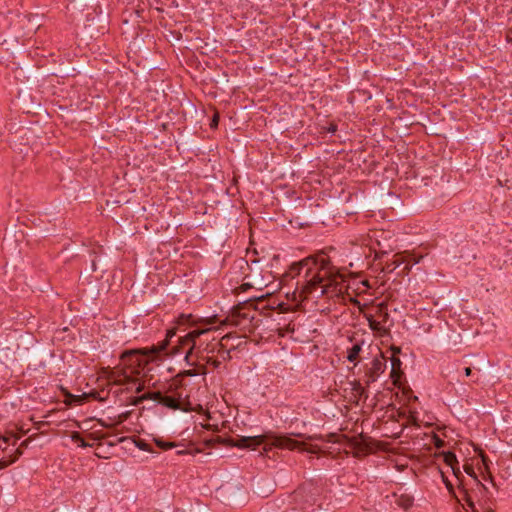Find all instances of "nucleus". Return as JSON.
Listing matches in <instances>:
<instances>
[{
  "mask_svg": "<svg viewBox=\"0 0 512 512\" xmlns=\"http://www.w3.org/2000/svg\"><path fill=\"white\" fill-rule=\"evenodd\" d=\"M305 270L304 280L301 282L303 291L307 294L315 293L317 297L327 295L338 296L341 293L338 273L328 258H306L290 266L288 275L292 278Z\"/></svg>",
  "mask_w": 512,
  "mask_h": 512,
  "instance_id": "nucleus-1",
  "label": "nucleus"
},
{
  "mask_svg": "<svg viewBox=\"0 0 512 512\" xmlns=\"http://www.w3.org/2000/svg\"><path fill=\"white\" fill-rule=\"evenodd\" d=\"M215 332L216 330L212 328L194 329L184 336L179 337L177 344L171 348L169 353H179L178 344H180L181 346L189 347L185 353V360L187 361L194 351H196L197 358H200V355L214 354L216 349L221 348L223 341L230 339L229 335H225L219 339L214 336Z\"/></svg>",
  "mask_w": 512,
  "mask_h": 512,
  "instance_id": "nucleus-2",
  "label": "nucleus"
},
{
  "mask_svg": "<svg viewBox=\"0 0 512 512\" xmlns=\"http://www.w3.org/2000/svg\"><path fill=\"white\" fill-rule=\"evenodd\" d=\"M124 366L122 371L112 372L109 379L116 385L134 383L132 375H139L141 369L148 363V356L137 350L126 351L121 356Z\"/></svg>",
  "mask_w": 512,
  "mask_h": 512,
  "instance_id": "nucleus-3",
  "label": "nucleus"
},
{
  "mask_svg": "<svg viewBox=\"0 0 512 512\" xmlns=\"http://www.w3.org/2000/svg\"><path fill=\"white\" fill-rule=\"evenodd\" d=\"M260 445H273L279 448H287L290 450L301 448L304 443L294 440L288 435H258V436H242L233 442V446L238 448L256 449Z\"/></svg>",
  "mask_w": 512,
  "mask_h": 512,
  "instance_id": "nucleus-4",
  "label": "nucleus"
},
{
  "mask_svg": "<svg viewBox=\"0 0 512 512\" xmlns=\"http://www.w3.org/2000/svg\"><path fill=\"white\" fill-rule=\"evenodd\" d=\"M459 493L461 495V500L466 503L472 512H480L476 507V504L479 506L487 504L490 502L492 497V493L478 480L477 477H474V483L469 490L463 487L460 489Z\"/></svg>",
  "mask_w": 512,
  "mask_h": 512,
  "instance_id": "nucleus-5",
  "label": "nucleus"
},
{
  "mask_svg": "<svg viewBox=\"0 0 512 512\" xmlns=\"http://www.w3.org/2000/svg\"><path fill=\"white\" fill-rule=\"evenodd\" d=\"M386 370V359L381 354L379 357H375L372 362L370 368L365 373L366 384H371L377 380V378L384 373Z\"/></svg>",
  "mask_w": 512,
  "mask_h": 512,
  "instance_id": "nucleus-6",
  "label": "nucleus"
},
{
  "mask_svg": "<svg viewBox=\"0 0 512 512\" xmlns=\"http://www.w3.org/2000/svg\"><path fill=\"white\" fill-rule=\"evenodd\" d=\"M351 341H354L352 346L347 349V360L349 362H354L356 364V361L359 357V354L362 350V345L364 344V340H357L355 337L350 339Z\"/></svg>",
  "mask_w": 512,
  "mask_h": 512,
  "instance_id": "nucleus-7",
  "label": "nucleus"
},
{
  "mask_svg": "<svg viewBox=\"0 0 512 512\" xmlns=\"http://www.w3.org/2000/svg\"><path fill=\"white\" fill-rule=\"evenodd\" d=\"M444 456V462L451 467L454 475L459 478V474H461L459 466H458V460L456 458V455L453 452H445L443 453Z\"/></svg>",
  "mask_w": 512,
  "mask_h": 512,
  "instance_id": "nucleus-8",
  "label": "nucleus"
},
{
  "mask_svg": "<svg viewBox=\"0 0 512 512\" xmlns=\"http://www.w3.org/2000/svg\"><path fill=\"white\" fill-rule=\"evenodd\" d=\"M162 396H163V394L161 392H159V391L148 392V393H145V394L137 397L135 399V401L133 402V404L134 405H138L141 402H143L144 400H153V401H156L158 403H161Z\"/></svg>",
  "mask_w": 512,
  "mask_h": 512,
  "instance_id": "nucleus-9",
  "label": "nucleus"
},
{
  "mask_svg": "<svg viewBox=\"0 0 512 512\" xmlns=\"http://www.w3.org/2000/svg\"><path fill=\"white\" fill-rule=\"evenodd\" d=\"M401 361L399 358L393 357L391 359V377L394 379V382H397V379L399 378L400 369H401Z\"/></svg>",
  "mask_w": 512,
  "mask_h": 512,
  "instance_id": "nucleus-10",
  "label": "nucleus"
},
{
  "mask_svg": "<svg viewBox=\"0 0 512 512\" xmlns=\"http://www.w3.org/2000/svg\"><path fill=\"white\" fill-rule=\"evenodd\" d=\"M165 407H168L170 409H180V403L177 399L171 397V396H162L161 403Z\"/></svg>",
  "mask_w": 512,
  "mask_h": 512,
  "instance_id": "nucleus-11",
  "label": "nucleus"
},
{
  "mask_svg": "<svg viewBox=\"0 0 512 512\" xmlns=\"http://www.w3.org/2000/svg\"><path fill=\"white\" fill-rule=\"evenodd\" d=\"M227 342L228 341H223V344L221 345V348H218L215 351V353H217V357L221 361H226V360L230 359V350L227 349Z\"/></svg>",
  "mask_w": 512,
  "mask_h": 512,
  "instance_id": "nucleus-12",
  "label": "nucleus"
},
{
  "mask_svg": "<svg viewBox=\"0 0 512 512\" xmlns=\"http://www.w3.org/2000/svg\"><path fill=\"white\" fill-rule=\"evenodd\" d=\"M200 361H204L206 364L213 366L214 368H219L222 361L218 357H213L208 355H200L198 358Z\"/></svg>",
  "mask_w": 512,
  "mask_h": 512,
  "instance_id": "nucleus-13",
  "label": "nucleus"
},
{
  "mask_svg": "<svg viewBox=\"0 0 512 512\" xmlns=\"http://www.w3.org/2000/svg\"><path fill=\"white\" fill-rule=\"evenodd\" d=\"M397 504L407 510L409 509L412 505H413V498L408 496V495H401L398 499H397Z\"/></svg>",
  "mask_w": 512,
  "mask_h": 512,
  "instance_id": "nucleus-14",
  "label": "nucleus"
},
{
  "mask_svg": "<svg viewBox=\"0 0 512 512\" xmlns=\"http://www.w3.org/2000/svg\"><path fill=\"white\" fill-rule=\"evenodd\" d=\"M175 336H176L175 331H173V330H169V331H167L166 339H165L164 341H162V342L159 344L158 349H157V352L166 350L167 346H168V345L170 344V342H171V339H172L173 337H175Z\"/></svg>",
  "mask_w": 512,
  "mask_h": 512,
  "instance_id": "nucleus-15",
  "label": "nucleus"
},
{
  "mask_svg": "<svg viewBox=\"0 0 512 512\" xmlns=\"http://www.w3.org/2000/svg\"><path fill=\"white\" fill-rule=\"evenodd\" d=\"M402 263H404V257L395 255L394 259L390 263H387V267L392 271L398 268Z\"/></svg>",
  "mask_w": 512,
  "mask_h": 512,
  "instance_id": "nucleus-16",
  "label": "nucleus"
},
{
  "mask_svg": "<svg viewBox=\"0 0 512 512\" xmlns=\"http://www.w3.org/2000/svg\"><path fill=\"white\" fill-rule=\"evenodd\" d=\"M71 440L74 443H77L80 447H87L89 446L84 439L81 437L79 432H72L71 434Z\"/></svg>",
  "mask_w": 512,
  "mask_h": 512,
  "instance_id": "nucleus-17",
  "label": "nucleus"
},
{
  "mask_svg": "<svg viewBox=\"0 0 512 512\" xmlns=\"http://www.w3.org/2000/svg\"><path fill=\"white\" fill-rule=\"evenodd\" d=\"M19 455H21V451L17 450V455L14 458H12L10 460L0 459V470L4 469V468L8 467L9 465H11L12 463H14L17 460Z\"/></svg>",
  "mask_w": 512,
  "mask_h": 512,
  "instance_id": "nucleus-18",
  "label": "nucleus"
},
{
  "mask_svg": "<svg viewBox=\"0 0 512 512\" xmlns=\"http://www.w3.org/2000/svg\"><path fill=\"white\" fill-rule=\"evenodd\" d=\"M18 349H19V344L15 343L11 347L8 346L6 348H2L1 351H7V352L9 351V352H11L12 355H14Z\"/></svg>",
  "mask_w": 512,
  "mask_h": 512,
  "instance_id": "nucleus-19",
  "label": "nucleus"
},
{
  "mask_svg": "<svg viewBox=\"0 0 512 512\" xmlns=\"http://www.w3.org/2000/svg\"><path fill=\"white\" fill-rule=\"evenodd\" d=\"M198 372L196 370H185L181 372L178 376H196Z\"/></svg>",
  "mask_w": 512,
  "mask_h": 512,
  "instance_id": "nucleus-20",
  "label": "nucleus"
},
{
  "mask_svg": "<svg viewBox=\"0 0 512 512\" xmlns=\"http://www.w3.org/2000/svg\"><path fill=\"white\" fill-rule=\"evenodd\" d=\"M465 471H466V473H467L469 476H471V478H472V482L474 483V477H477V476H476V474H475V472H474L473 467H471V466H466V467H465Z\"/></svg>",
  "mask_w": 512,
  "mask_h": 512,
  "instance_id": "nucleus-21",
  "label": "nucleus"
},
{
  "mask_svg": "<svg viewBox=\"0 0 512 512\" xmlns=\"http://www.w3.org/2000/svg\"><path fill=\"white\" fill-rule=\"evenodd\" d=\"M157 445L165 450L172 448L174 444L172 443H163L162 441H156Z\"/></svg>",
  "mask_w": 512,
  "mask_h": 512,
  "instance_id": "nucleus-22",
  "label": "nucleus"
},
{
  "mask_svg": "<svg viewBox=\"0 0 512 512\" xmlns=\"http://www.w3.org/2000/svg\"><path fill=\"white\" fill-rule=\"evenodd\" d=\"M218 122H219V115L218 114H215L212 118V121H211V124H210V127L211 128H216L218 126Z\"/></svg>",
  "mask_w": 512,
  "mask_h": 512,
  "instance_id": "nucleus-23",
  "label": "nucleus"
},
{
  "mask_svg": "<svg viewBox=\"0 0 512 512\" xmlns=\"http://www.w3.org/2000/svg\"><path fill=\"white\" fill-rule=\"evenodd\" d=\"M479 507L483 512H494V509L489 505V503L480 505Z\"/></svg>",
  "mask_w": 512,
  "mask_h": 512,
  "instance_id": "nucleus-24",
  "label": "nucleus"
},
{
  "mask_svg": "<svg viewBox=\"0 0 512 512\" xmlns=\"http://www.w3.org/2000/svg\"><path fill=\"white\" fill-rule=\"evenodd\" d=\"M434 444L437 448H441L444 446V441L442 439H440L438 436H435L434 437Z\"/></svg>",
  "mask_w": 512,
  "mask_h": 512,
  "instance_id": "nucleus-25",
  "label": "nucleus"
},
{
  "mask_svg": "<svg viewBox=\"0 0 512 512\" xmlns=\"http://www.w3.org/2000/svg\"><path fill=\"white\" fill-rule=\"evenodd\" d=\"M354 391H356L358 394L362 395L364 393V388L361 386L360 383H357L354 387Z\"/></svg>",
  "mask_w": 512,
  "mask_h": 512,
  "instance_id": "nucleus-26",
  "label": "nucleus"
},
{
  "mask_svg": "<svg viewBox=\"0 0 512 512\" xmlns=\"http://www.w3.org/2000/svg\"><path fill=\"white\" fill-rule=\"evenodd\" d=\"M464 373H465V376H467V377H468V376H471V374H472V369H471L470 367H466V368L464 369Z\"/></svg>",
  "mask_w": 512,
  "mask_h": 512,
  "instance_id": "nucleus-27",
  "label": "nucleus"
},
{
  "mask_svg": "<svg viewBox=\"0 0 512 512\" xmlns=\"http://www.w3.org/2000/svg\"><path fill=\"white\" fill-rule=\"evenodd\" d=\"M250 287H251V285H250L249 283H244V284H242V286H241V288H242L244 291H245V290H247V289H248V288H250Z\"/></svg>",
  "mask_w": 512,
  "mask_h": 512,
  "instance_id": "nucleus-28",
  "label": "nucleus"
},
{
  "mask_svg": "<svg viewBox=\"0 0 512 512\" xmlns=\"http://www.w3.org/2000/svg\"><path fill=\"white\" fill-rule=\"evenodd\" d=\"M137 445H138V447H139L140 449H142V450H146V449H147V444H145V443H141V444L139 443V444H137Z\"/></svg>",
  "mask_w": 512,
  "mask_h": 512,
  "instance_id": "nucleus-29",
  "label": "nucleus"
},
{
  "mask_svg": "<svg viewBox=\"0 0 512 512\" xmlns=\"http://www.w3.org/2000/svg\"><path fill=\"white\" fill-rule=\"evenodd\" d=\"M142 390H143V385H141V384H139V385L136 387V389H135V391H136L137 393L141 392Z\"/></svg>",
  "mask_w": 512,
  "mask_h": 512,
  "instance_id": "nucleus-30",
  "label": "nucleus"
},
{
  "mask_svg": "<svg viewBox=\"0 0 512 512\" xmlns=\"http://www.w3.org/2000/svg\"><path fill=\"white\" fill-rule=\"evenodd\" d=\"M307 451L310 453H316L317 449H316V447H311V448L307 449Z\"/></svg>",
  "mask_w": 512,
  "mask_h": 512,
  "instance_id": "nucleus-31",
  "label": "nucleus"
},
{
  "mask_svg": "<svg viewBox=\"0 0 512 512\" xmlns=\"http://www.w3.org/2000/svg\"><path fill=\"white\" fill-rule=\"evenodd\" d=\"M444 482H445V484H446V486H447V488H448L449 490H450V489H452V485H451V483H450L449 481L444 480Z\"/></svg>",
  "mask_w": 512,
  "mask_h": 512,
  "instance_id": "nucleus-32",
  "label": "nucleus"
},
{
  "mask_svg": "<svg viewBox=\"0 0 512 512\" xmlns=\"http://www.w3.org/2000/svg\"><path fill=\"white\" fill-rule=\"evenodd\" d=\"M318 436H308L307 439H318Z\"/></svg>",
  "mask_w": 512,
  "mask_h": 512,
  "instance_id": "nucleus-33",
  "label": "nucleus"
},
{
  "mask_svg": "<svg viewBox=\"0 0 512 512\" xmlns=\"http://www.w3.org/2000/svg\"><path fill=\"white\" fill-rule=\"evenodd\" d=\"M482 461H483V463H484L485 465H487V463H486V457H485L484 455H482Z\"/></svg>",
  "mask_w": 512,
  "mask_h": 512,
  "instance_id": "nucleus-34",
  "label": "nucleus"
},
{
  "mask_svg": "<svg viewBox=\"0 0 512 512\" xmlns=\"http://www.w3.org/2000/svg\"><path fill=\"white\" fill-rule=\"evenodd\" d=\"M375 325H376V323H372V322H370V327H371V328L375 329Z\"/></svg>",
  "mask_w": 512,
  "mask_h": 512,
  "instance_id": "nucleus-35",
  "label": "nucleus"
},
{
  "mask_svg": "<svg viewBox=\"0 0 512 512\" xmlns=\"http://www.w3.org/2000/svg\"><path fill=\"white\" fill-rule=\"evenodd\" d=\"M353 302H354L355 304H357V305H359V304H360V303H359V301H358V300H356V299H353Z\"/></svg>",
  "mask_w": 512,
  "mask_h": 512,
  "instance_id": "nucleus-36",
  "label": "nucleus"
},
{
  "mask_svg": "<svg viewBox=\"0 0 512 512\" xmlns=\"http://www.w3.org/2000/svg\"><path fill=\"white\" fill-rule=\"evenodd\" d=\"M484 364H489V360H484Z\"/></svg>",
  "mask_w": 512,
  "mask_h": 512,
  "instance_id": "nucleus-37",
  "label": "nucleus"
},
{
  "mask_svg": "<svg viewBox=\"0 0 512 512\" xmlns=\"http://www.w3.org/2000/svg\"><path fill=\"white\" fill-rule=\"evenodd\" d=\"M130 384H131V383H129V385H130ZM126 385H128V384H126ZM126 389H129V386H126Z\"/></svg>",
  "mask_w": 512,
  "mask_h": 512,
  "instance_id": "nucleus-38",
  "label": "nucleus"
}]
</instances>
